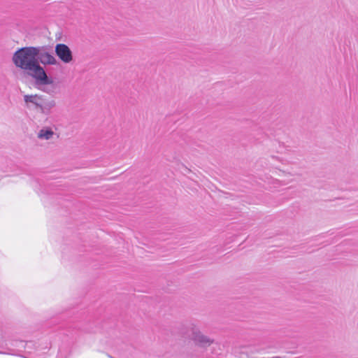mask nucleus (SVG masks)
Segmentation results:
<instances>
[{
  "label": "nucleus",
  "mask_w": 358,
  "mask_h": 358,
  "mask_svg": "<svg viewBox=\"0 0 358 358\" xmlns=\"http://www.w3.org/2000/svg\"><path fill=\"white\" fill-rule=\"evenodd\" d=\"M56 106V101L53 99L50 100H44L43 99L42 103L41 104V107L39 108V111L45 115H50L52 109Z\"/></svg>",
  "instance_id": "6"
},
{
  "label": "nucleus",
  "mask_w": 358,
  "mask_h": 358,
  "mask_svg": "<svg viewBox=\"0 0 358 358\" xmlns=\"http://www.w3.org/2000/svg\"><path fill=\"white\" fill-rule=\"evenodd\" d=\"M187 328V336L194 342L195 345L201 348H206L214 343L213 338L202 334L194 324H189Z\"/></svg>",
  "instance_id": "2"
},
{
  "label": "nucleus",
  "mask_w": 358,
  "mask_h": 358,
  "mask_svg": "<svg viewBox=\"0 0 358 358\" xmlns=\"http://www.w3.org/2000/svg\"><path fill=\"white\" fill-rule=\"evenodd\" d=\"M35 57L38 64L44 66L57 65L59 62L54 56L52 50L48 46H35Z\"/></svg>",
  "instance_id": "3"
},
{
  "label": "nucleus",
  "mask_w": 358,
  "mask_h": 358,
  "mask_svg": "<svg viewBox=\"0 0 358 358\" xmlns=\"http://www.w3.org/2000/svg\"><path fill=\"white\" fill-rule=\"evenodd\" d=\"M43 90L45 92H48V90Z\"/></svg>",
  "instance_id": "8"
},
{
  "label": "nucleus",
  "mask_w": 358,
  "mask_h": 358,
  "mask_svg": "<svg viewBox=\"0 0 358 358\" xmlns=\"http://www.w3.org/2000/svg\"><path fill=\"white\" fill-rule=\"evenodd\" d=\"M55 52L62 62L69 64L72 62L73 53L67 45L64 43H57L55 45Z\"/></svg>",
  "instance_id": "4"
},
{
  "label": "nucleus",
  "mask_w": 358,
  "mask_h": 358,
  "mask_svg": "<svg viewBox=\"0 0 358 358\" xmlns=\"http://www.w3.org/2000/svg\"><path fill=\"white\" fill-rule=\"evenodd\" d=\"M35 50L34 46L19 48L13 55V64L16 67L27 71L28 74L35 79L37 85L52 84L53 80L48 76L43 67L36 59Z\"/></svg>",
  "instance_id": "1"
},
{
  "label": "nucleus",
  "mask_w": 358,
  "mask_h": 358,
  "mask_svg": "<svg viewBox=\"0 0 358 358\" xmlns=\"http://www.w3.org/2000/svg\"><path fill=\"white\" fill-rule=\"evenodd\" d=\"M24 101L27 107H29V103H31L34 106V108L38 110L43 101V96L38 94H27L24 96Z\"/></svg>",
  "instance_id": "5"
},
{
  "label": "nucleus",
  "mask_w": 358,
  "mask_h": 358,
  "mask_svg": "<svg viewBox=\"0 0 358 358\" xmlns=\"http://www.w3.org/2000/svg\"><path fill=\"white\" fill-rule=\"evenodd\" d=\"M54 135V131L50 128L42 129L38 133V138L40 139L49 140Z\"/></svg>",
  "instance_id": "7"
}]
</instances>
